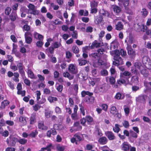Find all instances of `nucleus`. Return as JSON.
<instances>
[{
    "mask_svg": "<svg viewBox=\"0 0 151 151\" xmlns=\"http://www.w3.org/2000/svg\"><path fill=\"white\" fill-rule=\"evenodd\" d=\"M110 54L113 56L114 61L113 62V65L116 66L123 65L124 63L123 59L120 56H121L124 58L127 55L126 50L121 49L120 50H114L110 52Z\"/></svg>",
    "mask_w": 151,
    "mask_h": 151,
    "instance_id": "nucleus-1",
    "label": "nucleus"
},
{
    "mask_svg": "<svg viewBox=\"0 0 151 151\" xmlns=\"http://www.w3.org/2000/svg\"><path fill=\"white\" fill-rule=\"evenodd\" d=\"M17 138L12 135L10 136L6 140V142L8 145L14 147L16 145Z\"/></svg>",
    "mask_w": 151,
    "mask_h": 151,
    "instance_id": "nucleus-2",
    "label": "nucleus"
},
{
    "mask_svg": "<svg viewBox=\"0 0 151 151\" xmlns=\"http://www.w3.org/2000/svg\"><path fill=\"white\" fill-rule=\"evenodd\" d=\"M127 46L126 47V49L127 51V53L130 58L132 59H134L136 55V52L135 50L132 49L131 45H129L127 42Z\"/></svg>",
    "mask_w": 151,
    "mask_h": 151,
    "instance_id": "nucleus-3",
    "label": "nucleus"
},
{
    "mask_svg": "<svg viewBox=\"0 0 151 151\" xmlns=\"http://www.w3.org/2000/svg\"><path fill=\"white\" fill-rule=\"evenodd\" d=\"M110 112L111 115L116 118L119 119L121 117V114L118 112L116 107L114 106H112L111 107Z\"/></svg>",
    "mask_w": 151,
    "mask_h": 151,
    "instance_id": "nucleus-4",
    "label": "nucleus"
},
{
    "mask_svg": "<svg viewBox=\"0 0 151 151\" xmlns=\"http://www.w3.org/2000/svg\"><path fill=\"white\" fill-rule=\"evenodd\" d=\"M147 96L145 95H141L136 98V101L137 103H141L145 105Z\"/></svg>",
    "mask_w": 151,
    "mask_h": 151,
    "instance_id": "nucleus-5",
    "label": "nucleus"
},
{
    "mask_svg": "<svg viewBox=\"0 0 151 151\" xmlns=\"http://www.w3.org/2000/svg\"><path fill=\"white\" fill-rule=\"evenodd\" d=\"M68 70L70 73L74 74H77L78 72L76 65L73 64L69 65L68 68Z\"/></svg>",
    "mask_w": 151,
    "mask_h": 151,
    "instance_id": "nucleus-6",
    "label": "nucleus"
},
{
    "mask_svg": "<svg viewBox=\"0 0 151 151\" xmlns=\"http://www.w3.org/2000/svg\"><path fill=\"white\" fill-rule=\"evenodd\" d=\"M105 64V62L101 59V57L97 60L93 62V66L94 67L98 68L99 66L104 65Z\"/></svg>",
    "mask_w": 151,
    "mask_h": 151,
    "instance_id": "nucleus-7",
    "label": "nucleus"
},
{
    "mask_svg": "<svg viewBox=\"0 0 151 151\" xmlns=\"http://www.w3.org/2000/svg\"><path fill=\"white\" fill-rule=\"evenodd\" d=\"M32 35L31 32H26L25 33L24 37L26 42L28 44H30L32 41Z\"/></svg>",
    "mask_w": 151,
    "mask_h": 151,
    "instance_id": "nucleus-8",
    "label": "nucleus"
},
{
    "mask_svg": "<svg viewBox=\"0 0 151 151\" xmlns=\"http://www.w3.org/2000/svg\"><path fill=\"white\" fill-rule=\"evenodd\" d=\"M105 91V85H102L96 87L94 90V92L96 93L101 94L104 92Z\"/></svg>",
    "mask_w": 151,
    "mask_h": 151,
    "instance_id": "nucleus-9",
    "label": "nucleus"
},
{
    "mask_svg": "<svg viewBox=\"0 0 151 151\" xmlns=\"http://www.w3.org/2000/svg\"><path fill=\"white\" fill-rule=\"evenodd\" d=\"M135 29L138 32L142 31L144 32L146 30L147 27L144 25L138 23L135 26Z\"/></svg>",
    "mask_w": 151,
    "mask_h": 151,
    "instance_id": "nucleus-10",
    "label": "nucleus"
},
{
    "mask_svg": "<svg viewBox=\"0 0 151 151\" xmlns=\"http://www.w3.org/2000/svg\"><path fill=\"white\" fill-rule=\"evenodd\" d=\"M17 69L19 70V72L21 76H24L25 74L24 70V66L21 63H19L17 64Z\"/></svg>",
    "mask_w": 151,
    "mask_h": 151,
    "instance_id": "nucleus-11",
    "label": "nucleus"
},
{
    "mask_svg": "<svg viewBox=\"0 0 151 151\" xmlns=\"http://www.w3.org/2000/svg\"><path fill=\"white\" fill-rule=\"evenodd\" d=\"M28 118L24 116H20L19 118V121L20 125L21 126H22L25 125L27 123V120Z\"/></svg>",
    "mask_w": 151,
    "mask_h": 151,
    "instance_id": "nucleus-12",
    "label": "nucleus"
},
{
    "mask_svg": "<svg viewBox=\"0 0 151 151\" xmlns=\"http://www.w3.org/2000/svg\"><path fill=\"white\" fill-rule=\"evenodd\" d=\"M56 126H58V125L54 124L53 126V128L51 129L50 130H48L47 133V135L48 137H50L51 134L53 135H55L57 134V132L55 130V128Z\"/></svg>",
    "mask_w": 151,
    "mask_h": 151,
    "instance_id": "nucleus-13",
    "label": "nucleus"
},
{
    "mask_svg": "<svg viewBox=\"0 0 151 151\" xmlns=\"http://www.w3.org/2000/svg\"><path fill=\"white\" fill-rule=\"evenodd\" d=\"M105 134L108 139L110 140L115 139L116 137L114 133L110 131H106L105 132Z\"/></svg>",
    "mask_w": 151,
    "mask_h": 151,
    "instance_id": "nucleus-14",
    "label": "nucleus"
},
{
    "mask_svg": "<svg viewBox=\"0 0 151 151\" xmlns=\"http://www.w3.org/2000/svg\"><path fill=\"white\" fill-rule=\"evenodd\" d=\"M89 56L92 59L93 62H94L101 57L99 54L97 52L92 53L90 54Z\"/></svg>",
    "mask_w": 151,
    "mask_h": 151,
    "instance_id": "nucleus-15",
    "label": "nucleus"
},
{
    "mask_svg": "<svg viewBox=\"0 0 151 151\" xmlns=\"http://www.w3.org/2000/svg\"><path fill=\"white\" fill-rule=\"evenodd\" d=\"M131 146L127 142H124L122 145V149L124 151H127L129 150Z\"/></svg>",
    "mask_w": 151,
    "mask_h": 151,
    "instance_id": "nucleus-16",
    "label": "nucleus"
},
{
    "mask_svg": "<svg viewBox=\"0 0 151 151\" xmlns=\"http://www.w3.org/2000/svg\"><path fill=\"white\" fill-rule=\"evenodd\" d=\"M27 73L28 77L31 79H36L37 78V76L34 74L31 69L28 68Z\"/></svg>",
    "mask_w": 151,
    "mask_h": 151,
    "instance_id": "nucleus-17",
    "label": "nucleus"
},
{
    "mask_svg": "<svg viewBox=\"0 0 151 151\" xmlns=\"http://www.w3.org/2000/svg\"><path fill=\"white\" fill-rule=\"evenodd\" d=\"M95 130L94 132V134L98 136V137H100L102 136L103 134L102 133L101 131L98 126H96L95 127Z\"/></svg>",
    "mask_w": 151,
    "mask_h": 151,
    "instance_id": "nucleus-18",
    "label": "nucleus"
},
{
    "mask_svg": "<svg viewBox=\"0 0 151 151\" xmlns=\"http://www.w3.org/2000/svg\"><path fill=\"white\" fill-rule=\"evenodd\" d=\"M9 19L12 21L14 22L18 18V17L16 12L15 11H12L11 14L9 16Z\"/></svg>",
    "mask_w": 151,
    "mask_h": 151,
    "instance_id": "nucleus-19",
    "label": "nucleus"
},
{
    "mask_svg": "<svg viewBox=\"0 0 151 151\" xmlns=\"http://www.w3.org/2000/svg\"><path fill=\"white\" fill-rule=\"evenodd\" d=\"M131 72L127 70L124 71L123 72L120 73V77H123L125 76L129 78L131 77Z\"/></svg>",
    "mask_w": 151,
    "mask_h": 151,
    "instance_id": "nucleus-20",
    "label": "nucleus"
},
{
    "mask_svg": "<svg viewBox=\"0 0 151 151\" xmlns=\"http://www.w3.org/2000/svg\"><path fill=\"white\" fill-rule=\"evenodd\" d=\"M34 36L35 39L38 40H43V36L36 32H34Z\"/></svg>",
    "mask_w": 151,
    "mask_h": 151,
    "instance_id": "nucleus-21",
    "label": "nucleus"
},
{
    "mask_svg": "<svg viewBox=\"0 0 151 151\" xmlns=\"http://www.w3.org/2000/svg\"><path fill=\"white\" fill-rule=\"evenodd\" d=\"M107 142V139L105 137H101L98 140V142L101 144H105Z\"/></svg>",
    "mask_w": 151,
    "mask_h": 151,
    "instance_id": "nucleus-22",
    "label": "nucleus"
},
{
    "mask_svg": "<svg viewBox=\"0 0 151 151\" xmlns=\"http://www.w3.org/2000/svg\"><path fill=\"white\" fill-rule=\"evenodd\" d=\"M101 43L98 42L97 40H95L93 42L91 46V49H93L95 47L97 48L100 47Z\"/></svg>",
    "mask_w": 151,
    "mask_h": 151,
    "instance_id": "nucleus-23",
    "label": "nucleus"
},
{
    "mask_svg": "<svg viewBox=\"0 0 151 151\" xmlns=\"http://www.w3.org/2000/svg\"><path fill=\"white\" fill-rule=\"evenodd\" d=\"M23 80L24 81V82L25 84L28 86H30L31 84V83L30 80L27 78L25 76V74L24 76H21Z\"/></svg>",
    "mask_w": 151,
    "mask_h": 151,
    "instance_id": "nucleus-24",
    "label": "nucleus"
},
{
    "mask_svg": "<svg viewBox=\"0 0 151 151\" xmlns=\"http://www.w3.org/2000/svg\"><path fill=\"white\" fill-rule=\"evenodd\" d=\"M61 40L60 38L58 41L55 42L53 44V46L55 48H57L62 46L61 44Z\"/></svg>",
    "mask_w": 151,
    "mask_h": 151,
    "instance_id": "nucleus-25",
    "label": "nucleus"
},
{
    "mask_svg": "<svg viewBox=\"0 0 151 151\" xmlns=\"http://www.w3.org/2000/svg\"><path fill=\"white\" fill-rule=\"evenodd\" d=\"M93 94V93L90 92L89 91H83L81 92V96L83 97H85L86 95H88V96H92Z\"/></svg>",
    "mask_w": 151,
    "mask_h": 151,
    "instance_id": "nucleus-26",
    "label": "nucleus"
},
{
    "mask_svg": "<svg viewBox=\"0 0 151 151\" xmlns=\"http://www.w3.org/2000/svg\"><path fill=\"white\" fill-rule=\"evenodd\" d=\"M131 82L136 84H138L139 82L138 76L137 75L132 76L131 78Z\"/></svg>",
    "mask_w": 151,
    "mask_h": 151,
    "instance_id": "nucleus-27",
    "label": "nucleus"
},
{
    "mask_svg": "<svg viewBox=\"0 0 151 151\" xmlns=\"http://www.w3.org/2000/svg\"><path fill=\"white\" fill-rule=\"evenodd\" d=\"M106 80L107 81H109L111 84H114L115 82V79L113 77L111 76L109 77H106Z\"/></svg>",
    "mask_w": 151,
    "mask_h": 151,
    "instance_id": "nucleus-28",
    "label": "nucleus"
},
{
    "mask_svg": "<svg viewBox=\"0 0 151 151\" xmlns=\"http://www.w3.org/2000/svg\"><path fill=\"white\" fill-rule=\"evenodd\" d=\"M78 61L79 65L80 66L85 65L87 63V61L86 60L83 59L82 58L79 59L78 60Z\"/></svg>",
    "mask_w": 151,
    "mask_h": 151,
    "instance_id": "nucleus-29",
    "label": "nucleus"
},
{
    "mask_svg": "<svg viewBox=\"0 0 151 151\" xmlns=\"http://www.w3.org/2000/svg\"><path fill=\"white\" fill-rule=\"evenodd\" d=\"M123 26L121 22H118L115 25V29L118 30H121L123 29Z\"/></svg>",
    "mask_w": 151,
    "mask_h": 151,
    "instance_id": "nucleus-30",
    "label": "nucleus"
},
{
    "mask_svg": "<svg viewBox=\"0 0 151 151\" xmlns=\"http://www.w3.org/2000/svg\"><path fill=\"white\" fill-rule=\"evenodd\" d=\"M124 97V96L123 95L122 96L121 93L119 92L117 93L114 97V98L117 100L123 99Z\"/></svg>",
    "mask_w": 151,
    "mask_h": 151,
    "instance_id": "nucleus-31",
    "label": "nucleus"
},
{
    "mask_svg": "<svg viewBox=\"0 0 151 151\" xmlns=\"http://www.w3.org/2000/svg\"><path fill=\"white\" fill-rule=\"evenodd\" d=\"M14 77L12 78V79L16 82H18L19 81V74L17 72L14 73Z\"/></svg>",
    "mask_w": 151,
    "mask_h": 151,
    "instance_id": "nucleus-32",
    "label": "nucleus"
},
{
    "mask_svg": "<svg viewBox=\"0 0 151 151\" xmlns=\"http://www.w3.org/2000/svg\"><path fill=\"white\" fill-rule=\"evenodd\" d=\"M99 12L101 15L103 16L108 17L109 15V13L108 11H105L104 9L100 10L99 11Z\"/></svg>",
    "mask_w": 151,
    "mask_h": 151,
    "instance_id": "nucleus-33",
    "label": "nucleus"
},
{
    "mask_svg": "<svg viewBox=\"0 0 151 151\" xmlns=\"http://www.w3.org/2000/svg\"><path fill=\"white\" fill-rule=\"evenodd\" d=\"M9 102L6 100H4V101H2L1 103V105L0 108L1 109H4L6 106L9 105Z\"/></svg>",
    "mask_w": 151,
    "mask_h": 151,
    "instance_id": "nucleus-34",
    "label": "nucleus"
},
{
    "mask_svg": "<svg viewBox=\"0 0 151 151\" xmlns=\"http://www.w3.org/2000/svg\"><path fill=\"white\" fill-rule=\"evenodd\" d=\"M17 141L21 145H25L27 142V140L26 139L24 138H20L19 139L17 138Z\"/></svg>",
    "mask_w": 151,
    "mask_h": 151,
    "instance_id": "nucleus-35",
    "label": "nucleus"
},
{
    "mask_svg": "<svg viewBox=\"0 0 151 151\" xmlns=\"http://www.w3.org/2000/svg\"><path fill=\"white\" fill-rule=\"evenodd\" d=\"M120 126L118 124H115V126L113 127V130L115 132L118 133L121 130Z\"/></svg>",
    "mask_w": 151,
    "mask_h": 151,
    "instance_id": "nucleus-36",
    "label": "nucleus"
},
{
    "mask_svg": "<svg viewBox=\"0 0 151 151\" xmlns=\"http://www.w3.org/2000/svg\"><path fill=\"white\" fill-rule=\"evenodd\" d=\"M63 75L64 77H67L70 80H72L74 78V76L71 75L68 72L63 73Z\"/></svg>",
    "mask_w": 151,
    "mask_h": 151,
    "instance_id": "nucleus-37",
    "label": "nucleus"
},
{
    "mask_svg": "<svg viewBox=\"0 0 151 151\" xmlns=\"http://www.w3.org/2000/svg\"><path fill=\"white\" fill-rule=\"evenodd\" d=\"M35 116V114L31 115L29 119L30 124H33L36 122Z\"/></svg>",
    "mask_w": 151,
    "mask_h": 151,
    "instance_id": "nucleus-38",
    "label": "nucleus"
},
{
    "mask_svg": "<svg viewBox=\"0 0 151 151\" xmlns=\"http://www.w3.org/2000/svg\"><path fill=\"white\" fill-rule=\"evenodd\" d=\"M126 83L125 80L122 77H120V78L117 81V84L119 85H121L122 84H125Z\"/></svg>",
    "mask_w": 151,
    "mask_h": 151,
    "instance_id": "nucleus-39",
    "label": "nucleus"
},
{
    "mask_svg": "<svg viewBox=\"0 0 151 151\" xmlns=\"http://www.w3.org/2000/svg\"><path fill=\"white\" fill-rule=\"evenodd\" d=\"M98 2L95 0L92 1L90 3L91 8H97Z\"/></svg>",
    "mask_w": 151,
    "mask_h": 151,
    "instance_id": "nucleus-40",
    "label": "nucleus"
},
{
    "mask_svg": "<svg viewBox=\"0 0 151 151\" xmlns=\"http://www.w3.org/2000/svg\"><path fill=\"white\" fill-rule=\"evenodd\" d=\"M78 76L79 78L85 80H86L87 78V76L83 74V72H80L78 74Z\"/></svg>",
    "mask_w": 151,
    "mask_h": 151,
    "instance_id": "nucleus-41",
    "label": "nucleus"
},
{
    "mask_svg": "<svg viewBox=\"0 0 151 151\" xmlns=\"http://www.w3.org/2000/svg\"><path fill=\"white\" fill-rule=\"evenodd\" d=\"M130 135L131 137L134 139H136L138 137V134L132 130H129Z\"/></svg>",
    "mask_w": 151,
    "mask_h": 151,
    "instance_id": "nucleus-42",
    "label": "nucleus"
},
{
    "mask_svg": "<svg viewBox=\"0 0 151 151\" xmlns=\"http://www.w3.org/2000/svg\"><path fill=\"white\" fill-rule=\"evenodd\" d=\"M113 10L115 13L117 14L121 11V9L118 6H115L113 7Z\"/></svg>",
    "mask_w": 151,
    "mask_h": 151,
    "instance_id": "nucleus-43",
    "label": "nucleus"
},
{
    "mask_svg": "<svg viewBox=\"0 0 151 151\" xmlns=\"http://www.w3.org/2000/svg\"><path fill=\"white\" fill-rule=\"evenodd\" d=\"M38 132L37 130H35L32 131L31 133L29 134V136L35 138L38 134Z\"/></svg>",
    "mask_w": 151,
    "mask_h": 151,
    "instance_id": "nucleus-44",
    "label": "nucleus"
},
{
    "mask_svg": "<svg viewBox=\"0 0 151 151\" xmlns=\"http://www.w3.org/2000/svg\"><path fill=\"white\" fill-rule=\"evenodd\" d=\"M142 67V65L140 63L137 62L135 63L134 66L133 67L134 68H135L136 69L140 70V68Z\"/></svg>",
    "mask_w": 151,
    "mask_h": 151,
    "instance_id": "nucleus-45",
    "label": "nucleus"
},
{
    "mask_svg": "<svg viewBox=\"0 0 151 151\" xmlns=\"http://www.w3.org/2000/svg\"><path fill=\"white\" fill-rule=\"evenodd\" d=\"M72 51L75 54L78 53L79 51L78 47L76 45H74L72 47Z\"/></svg>",
    "mask_w": 151,
    "mask_h": 151,
    "instance_id": "nucleus-46",
    "label": "nucleus"
},
{
    "mask_svg": "<svg viewBox=\"0 0 151 151\" xmlns=\"http://www.w3.org/2000/svg\"><path fill=\"white\" fill-rule=\"evenodd\" d=\"M23 31H26L27 32H29L30 30V26L28 24H25L23 27Z\"/></svg>",
    "mask_w": 151,
    "mask_h": 151,
    "instance_id": "nucleus-47",
    "label": "nucleus"
},
{
    "mask_svg": "<svg viewBox=\"0 0 151 151\" xmlns=\"http://www.w3.org/2000/svg\"><path fill=\"white\" fill-rule=\"evenodd\" d=\"M131 71L132 73L137 75L139 73L138 70L135 68L132 67L131 69Z\"/></svg>",
    "mask_w": 151,
    "mask_h": 151,
    "instance_id": "nucleus-48",
    "label": "nucleus"
},
{
    "mask_svg": "<svg viewBox=\"0 0 151 151\" xmlns=\"http://www.w3.org/2000/svg\"><path fill=\"white\" fill-rule=\"evenodd\" d=\"M101 75L104 76H106L108 75V73L107 70L105 69H103L101 71Z\"/></svg>",
    "mask_w": 151,
    "mask_h": 151,
    "instance_id": "nucleus-49",
    "label": "nucleus"
},
{
    "mask_svg": "<svg viewBox=\"0 0 151 151\" xmlns=\"http://www.w3.org/2000/svg\"><path fill=\"white\" fill-rule=\"evenodd\" d=\"M124 107L125 114L127 115H128L129 113V108L126 105L124 106Z\"/></svg>",
    "mask_w": 151,
    "mask_h": 151,
    "instance_id": "nucleus-50",
    "label": "nucleus"
},
{
    "mask_svg": "<svg viewBox=\"0 0 151 151\" xmlns=\"http://www.w3.org/2000/svg\"><path fill=\"white\" fill-rule=\"evenodd\" d=\"M43 40H40L38 41L36 43V46L39 47H41L43 44Z\"/></svg>",
    "mask_w": 151,
    "mask_h": 151,
    "instance_id": "nucleus-51",
    "label": "nucleus"
},
{
    "mask_svg": "<svg viewBox=\"0 0 151 151\" xmlns=\"http://www.w3.org/2000/svg\"><path fill=\"white\" fill-rule=\"evenodd\" d=\"M57 150L59 151H64L65 149L64 146L58 145L56 147Z\"/></svg>",
    "mask_w": 151,
    "mask_h": 151,
    "instance_id": "nucleus-52",
    "label": "nucleus"
},
{
    "mask_svg": "<svg viewBox=\"0 0 151 151\" xmlns=\"http://www.w3.org/2000/svg\"><path fill=\"white\" fill-rule=\"evenodd\" d=\"M86 119L87 121L89 122H91L93 121V118L90 116H86Z\"/></svg>",
    "mask_w": 151,
    "mask_h": 151,
    "instance_id": "nucleus-53",
    "label": "nucleus"
},
{
    "mask_svg": "<svg viewBox=\"0 0 151 151\" xmlns=\"http://www.w3.org/2000/svg\"><path fill=\"white\" fill-rule=\"evenodd\" d=\"M28 8H29V12H30L31 11L35 9V6L31 4H30L28 6Z\"/></svg>",
    "mask_w": 151,
    "mask_h": 151,
    "instance_id": "nucleus-54",
    "label": "nucleus"
},
{
    "mask_svg": "<svg viewBox=\"0 0 151 151\" xmlns=\"http://www.w3.org/2000/svg\"><path fill=\"white\" fill-rule=\"evenodd\" d=\"M48 100L51 103L53 102L54 101H57V99L56 97L49 96L48 98Z\"/></svg>",
    "mask_w": 151,
    "mask_h": 151,
    "instance_id": "nucleus-55",
    "label": "nucleus"
},
{
    "mask_svg": "<svg viewBox=\"0 0 151 151\" xmlns=\"http://www.w3.org/2000/svg\"><path fill=\"white\" fill-rule=\"evenodd\" d=\"M51 6L52 7L54 10H57L59 8V6L58 5H56L54 3H52L50 4Z\"/></svg>",
    "mask_w": 151,
    "mask_h": 151,
    "instance_id": "nucleus-56",
    "label": "nucleus"
},
{
    "mask_svg": "<svg viewBox=\"0 0 151 151\" xmlns=\"http://www.w3.org/2000/svg\"><path fill=\"white\" fill-rule=\"evenodd\" d=\"M38 127L39 128L42 129H45L44 128V123L43 122H41L38 123Z\"/></svg>",
    "mask_w": 151,
    "mask_h": 151,
    "instance_id": "nucleus-57",
    "label": "nucleus"
},
{
    "mask_svg": "<svg viewBox=\"0 0 151 151\" xmlns=\"http://www.w3.org/2000/svg\"><path fill=\"white\" fill-rule=\"evenodd\" d=\"M75 138L76 139V140L77 141H81L82 140V138L78 134H75L74 135Z\"/></svg>",
    "mask_w": 151,
    "mask_h": 151,
    "instance_id": "nucleus-58",
    "label": "nucleus"
},
{
    "mask_svg": "<svg viewBox=\"0 0 151 151\" xmlns=\"http://www.w3.org/2000/svg\"><path fill=\"white\" fill-rule=\"evenodd\" d=\"M104 52V50L103 48H101L99 49L97 51V53L98 54H99L100 56L101 57V55L103 54Z\"/></svg>",
    "mask_w": 151,
    "mask_h": 151,
    "instance_id": "nucleus-59",
    "label": "nucleus"
},
{
    "mask_svg": "<svg viewBox=\"0 0 151 151\" xmlns=\"http://www.w3.org/2000/svg\"><path fill=\"white\" fill-rule=\"evenodd\" d=\"M8 86L10 87V88L12 90H13L14 88V84L10 81H8L7 82Z\"/></svg>",
    "mask_w": 151,
    "mask_h": 151,
    "instance_id": "nucleus-60",
    "label": "nucleus"
},
{
    "mask_svg": "<svg viewBox=\"0 0 151 151\" xmlns=\"http://www.w3.org/2000/svg\"><path fill=\"white\" fill-rule=\"evenodd\" d=\"M71 117L72 119L77 120L78 119L77 115L76 113H73L71 114Z\"/></svg>",
    "mask_w": 151,
    "mask_h": 151,
    "instance_id": "nucleus-61",
    "label": "nucleus"
},
{
    "mask_svg": "<svg viewBox=\"0 0 151 151\" xmlns=\"http://www.w3.org/2000/svg\"><path fill=\"white\" fill-rule=\"evenodd\" d=\"M1 134L3 136L6 137L9 136V132L7 130H6L1 133Z\"/></svg>",
    "mask_w": 151,
    "mask_h": 151,
    "instance_id": "nucleus-62",
    "label": "nucleus"
},
{
    "mask_svg": "<svg viewBox=\"0 0 151 151\" xmlns=\"http://www.w3.org/2000/svg\"><path fill=\"white\" fill-rule=\"evenodd\" d=\"M122 124L125 128H127L129 126V122L126 120H124L122 123Z\"/></svg>",
    "mask_w": 151,
    "mask_h": 151,
    "instance_id": "nucleus-63",
    "label": "nucleus"
},
{
    "mask_svg": "<svg viewBox=\"0 0 151 151\" xmlns=\"http://www.w3.org/2000/svg\"><path fill=\"white\" fill-rule=\"evenodd\" d=\"M52 144H50L46 147L43 148L44 151H51V149L50 148L52 146Z\"/></svg>",
    "mask_w": 151,
    "mask_h": 151,
    "instance_id": "nucleus-64",
    "label": "nucleus"
}]
</instances>
